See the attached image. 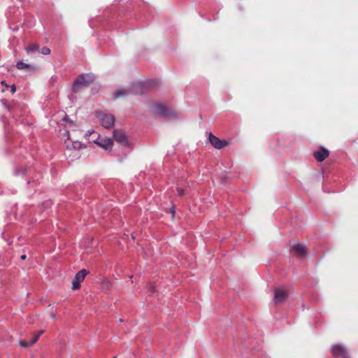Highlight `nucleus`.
Instances as JSON below:
<instances>
[{
    "label": "nucleus",
    "instance_id": "412c9836",
    "mask_svg": "<svg viewBox=\"0 0 358 358\" xmlns=\"http://www.w3.org/2000/svg\"><path fill=\"white\" fill-rule=\"evenodd\" d=\"M16 91V88H15V86L13 85L11 86V92L13 94L15 93Z\"/></svg>",
    "mask_w": 358,
    "mask_h": 358
},
{
    "label": "nucleus",
    "instance_id": "1a4fd4ad",
    "mask_svg": "<svg viewBox=\"0 0 358 358\" xmlns=\"http://www.w3.org/2000/svg\"><path fill=\"white\" fill-rule=\"evenodd\" d=\"M329 156V151L322 148L319 150L314 152V157L317 162L324 161Z\"/></svg>",
    "mask_w": 358,
    "mask_h": 358
},
{
    "label": "nucleus",
    "instance_id": "aec40b11",
    "mask_svg": "<svg viewBox=\"0 0 358 358\" xmlns=\"http://www.w3.org/2000/svg\"><path fill=\"white\" fill-rule=\"evenodd\" d=\"M178 195H182L184 194V190L180 188H178L177 189Z\"/></svg>",
    "mask_w": 358,
    "mask_h": 358
},
{
    "label": "nucleus",
    "instance_id": "9b49d317",
    "mask_svg": "<svg viewBox=\"0 0 358 358\" xmlns=\"http://www.w3.org/2000/svg\"><path fill=\"white\" fill-rule=\"evenodd\" d=\"M87 273L88 272L87 270L83 269L76 273L74 280L81 282L82 281L84 280Z\"/></svg>",
    "mask_w": 358,
    "mask_h": 358
},
{
    "label": "nucleus",
    "instance_id": "4468645a",
    "mask_svg": "<svg viewBox=\"0 0 358 358\" xmlns=\"http://www.w3.org/2000/svg\"><path fill=\"white\" fill-rule=\"evenodd\" d=\"M17 68L18 69H27V68H29V66L24 62H18L16 65Z\"/></svg>",
    "mask_w": 358,
    "mask_h": 358
},
{
    "label": "nucleus",
    "instance_id": "6e6552de",
    "mask_svg": "<svg viewBox=\"0 0 358 358\" xmlns=\"http://www.w3.org/2000/svg\"><path fill=\"white\" fill-rule=\"evenodd\" d=\"M332 354L335 357L341 356L342 358H350L346 349L341 345H335L332 347Z\"/></svg>",
    "mask_w": 358,
    "mask_h": 358
},
{
    "label": "nucleus",
    "instance_id": "7ed1b4c3",
    "mask_svg": "<svg viewBox=\"0 0 358 358\" xmlns=\"http://www.w3.org/2000/svg\"><path fill=\"white\" fill-rule=\"evenodd\" d=\"M94 80V76L92 74H85L80 76L73 84V90L77 91L80 87L87 86Z\"/></svg>",
    "mask_w": 358,
    "mask_h": 358
},
{
    "label": "nucleus",
    "instance_id": "423d86ee",
    "mask_svg": "<svg viewBox=\"0 0 358 358\" xmlns=\"http://www.w3.org/2000/svg\"><path fill=\"white\" fill-rule=\"evenodd\" d=\"M208 141L215 148L218 150L222 149L229 145V141L221 140L212 134H209Z\"/></svg>",
    "mask_w": 358,
    "mask_h": 358
},
{
    "label": "nucleus",
    "instance_id": "20e7f679",
    "mask_svg": "<svg viewBox=\"0 0 358 358\" xmlns=\"http://www.w3.org/2000/svg\"><path fill=\"white\" fill-rule=\"evenodd\" d=\"M94 143L106 151H110L113 146V140L110 138L99 136Z\"/></svg>",
    "mask_w": 358,
    "mask_h": 358
},
{
    "label": "nucleus",
    "instance_id": "f257e3e1",
    "mask_svg": "<svg viewBox=\"0 0 358 358\" xmlns=\"http://www.w3.org/2000/svg\"><path fill=\"white\" fill-rule=\"evenodd\" d=\"M65 134L66 136V138L64 140V144L66 150V155H67V152H70L71 150L78 152L86 147L81 142L75 139L78 136V134H81L80 130L73 129L71 133L66 131Z\"/></svg>",
    "mask_w": 358,
    "mask_h": 358
},
{
    "label": "nucleus",
    "instance_id": "39448f33",
    "mask_svg": "<svg viewBox=\"0 0 358 358\" xmlns=\"http://www.w3.org/2000/svg\"><path fill=\"white\" fill-rule=\"evenodd\" d=\"M113 138L122 146L125 148H130L131 146L127 136L121 130L115 129L113 131Z\"/></svg>",
    "mask_w": 358,
    "mask_h": 358
},
{
    "label": "nucleus",
    "instance_id": "2eb2a0df",
    "mask_svg": "<svg viewBox=\"0 0 358 358\" xmlns=\"http://www.w3.org/2000/svg\"><path fill=\"white\" fill-rule=\"evenodd\" d=\"M41 54L48 55L50 53V49L48 47H43L41 50Z\"/></svg>",
    "mask_w": 358,
    "mask_h": 358
},
{
    "label": "nucleus",
    "instance_id": "5701e85b",
    "mask_svg": "<svg viewBox=\"0 0 358 358\" xmlns=\"http://www.w3.org/2000/svg\"><path fill=\"white\" fill-rule=\"evenodd\" d=\"M26 259V255H23L21 256V259L24 260Z\"/></svg>",
    "mask_w": 358,
    "mask_h": 358
},
{
    "label": "nucleus",
    "instance_id": "f8f14e48",
    "mask_svg": "<svg viewBox=\"0 0 358 358\" xmlns=\"http://www.w3.org/2000/svg\"><path fill=\"white\" fill-rule=\"evenodd\" d=\"M129 93V91L125 89H120L113 93V96L115 98H119V97L125 96V95L128 94Z\"/></svg>",
    "mask_w": 358,
    "mask_h": 358
},
{
    "label": "nucleus",
    "instance_id": "393cba45",
    "mask_svg": "<svg viewBox=\"0 0 358 358\" xmlns=\"http://www.w3.org/2000/svg\"><path fill=\"white\" fill-rule=\"evenodd\" d=\"M171 213H172V215H173V216H174V214H175V211L173 210Z\"/></svg>",
    "mask_w": 358,
    "mask_h": 358
},
{
    "label": "nucleus",
    "instance_id": "4be33fe9",
    "mask_svg": "<svg viewBox=\"0 0 358 358\" xmlns=\"http://www.w3.org/2000/svg\"><path fill=\"white\" fill-rule=\"evenodd\" d=\"M44 331L43 330H41L39 331L36 334V336H38V338L40 337L41 335H42L43 334Z\"/></svg>",
    "mask_w": 358,
    "mask_h": 358
},
{
    "label": "nucleus",
    "instance_id": "0eeeda50",
    "mask_svg": "<svg viewBox=\"0 0 358 358\" xmlns=\"http://www.w3.org/2000/svg\"><path fill=\"white\" fill-rule=\"evenodd\" d=\"M287 293L286 291L276 288L274 292L273 302L275 304L283 303L287 298Z\"/></svg>",
    "mask_w": 358,
    "mask_h": 358
},
{
    "label": "nucleus",
    "instance_id": "b1692460",
    "mask_svg": "<svg viewBox=\"0 0 358 358\" xmlns=\"http://www.w3.org/2000/svg\"><path fill=\"white\" fill-rule=\"evenodd\" d=\"M51 317H52V318H55V313H52V314H51Z\"/></svg>",
    "mask_w": 358,
    "mask_h": 358
},
{
    "label": "nucleus",
    "instance_id": "a878e982",
    "mask_svg": "<svg viewBox=\"0 0 358 358\" xmlns=\"http://www.w3.org/2000/svg\"><path fill=\"white\" fill-rule=\"evenodd\" d=\"M1 84H2V85H5L4 81H2V82H1Z\"/></svg>",
    "mask_w": 358,
    "mask_h": 358
},
{
    "label": "nucleus",
    "instance_id": "bb28decb",
    "mask_svg": "<svg viewBox=\"0 0 358 358\" xmlns=\"http://www.w3.org/2000/svg\"><path fill=\"white\" fill-rule=\"evenodd\" d=\"M113 358H115V357H113Z\"/></svg>",
    "mask_w": 358,
    "mask_h": 358
},
{
    "label": "nucleus",
    "instance_id": "a211bd4d",
    "mask_svg": "<svg viewBox=\"0 0 358 358\" xmlns=\"http://www.w3.org/2000/svg\"><path fill=\"white\" fill-rule=\"evenodd\" d=\"M94 133V130H89L85 134V137L87 138L90 135Z\"/></svg>",
    "mask_w": 358,
    "mask_h": 358
},
{
    "label": "nucleus",
    "instance_id": "f03ea898",
    "mask_svg": "<svg viewBox=\"0 0 358 358\" xmlns=\"http://www.w3.org/2000/svg\"><path fill=\"white\" fill-rule=\"evenodd\" d=\"M100 124L105 129H110L113 127L115 123V117L111 114L99 113L96 114Z\"/></svg>",
    "mask_w": 358,
    "mask_h": 358
},
{
    "label": "nucleus",
    "instance_id": "6ab92c4d",
    "mask_svg": "<svg viewBox=\"0 0 358 358\" xmlns=\"http://www.w3.org/2000/svg\"><path fill=\"white\" fill-rule=\"evenodd\" d=\"M38 336H34L32 340L30 341V344L34 345L38 340Z\"/></svg>",
    "mask_w": 358,
    "mask_h": 358
},
{
    "label": "nucleus",
    "instance_id": "dca6fc26",
    "mask_svg": "<svg viewBox=\"0 0 358 358\" xmlns=\"http://www.w3.org/2000/svg\"><path fill=\"white\" fill-rule=\"evenodd\" d=\"M20 345L21 347H22V348H27V347H29V346H30V345H31V344H30V341H29V342H28V341H21L20 342Z\"/></svg>",
    "mask_w": 358,
    "mask_h": 358
},
{
    "label": "nucleus",
    "instance_id": "f3484780",
    "mask_svg": "<svg viewBox=\"0 0 358 358\" xmlns=\"http://www.w3.org/2000/svg\"><path fill=\"white\" fill-rule=\"evenodd\" d=\"M80 282L76 280H73V286H72V288L73 289H77L80 287Z\"/></svg>",
    "mask_w": 358,
    "mask_h": 358
},
{
    "label": "nucleus",
    "instance_id": "ddd939ff",
    "mask_svg": "<svg viewBox=\"0 0 358 358\" xmlns=\"http://www.w3.org/2000/svg\"><path fill=\"white\" fill-rule=\"evenodd\" d=\"M38 48V44H31L27 46L26 48V50L28 53L34 52V51L37 50Z\"/></svg>",
    "mask_w": 358,
    "mask_h": 358
},
{
    "label": "nucleus",
    "instance_id": "9d476101",
    "mask_svg": "<svg viewBox=\"0 0 358 358\" xmlns=\"http://www.w3.org/2000/svg\"><path fill=\"white\" fill-rule=\"evenodd\" d=\"M292 250L299 257H304L306 255V248L302 244H296L292 245Z\"/></svg>",
    "mask_w": 358,
    "mask_h": 358
}]
</instances>
